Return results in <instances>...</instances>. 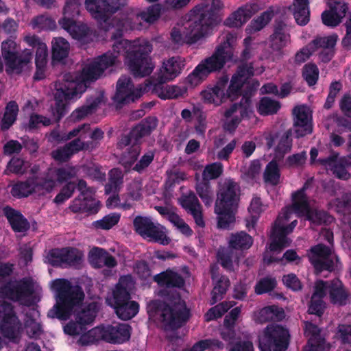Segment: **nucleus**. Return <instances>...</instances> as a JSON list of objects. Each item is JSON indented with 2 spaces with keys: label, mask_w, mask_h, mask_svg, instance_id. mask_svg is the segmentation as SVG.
Returning a JSON list of instances; mask_svg holds the SVG:
<instances>
[{
  "label": "nucleus",
  "mask_w": 351,
  "mask_h": 351,
  "mask_svg": "<svg viewBox=\"0 0 351 351\" xmlns=\"http://www.w3.org/2000/svg\"><path fill=\"white\" fill-rule=\"evenodd\" d=\"M222 5L221 0H202L185 16L182 30L171 29L172 41L178 45H191L207 36L219 23L218 12Z\"/></svg>",
  "instance_id": "obj_1"
},
{
  "label": "nucleus",
  "mask_w": 351,
  "mask_h": 351,
  "mask_svg": "<svg viewBox=\"0 0 351 351\" xmlns=\"http://www.w3.org/2000/svg\"><path fill=\"white\" fill-rule=\"evenodd\" d=\"M152 49V45L146 40H121L114 43L112 52L117 57L123 53L131 73L135 77H143L149 75L154 68L150 57Z\"/></svg>",
  "instance_id": "obj_2"
},
{
  "label": "nucleus",
  "mask_w": 351,
  "mask_h": 351,
  "mask_svg": "<svg viewBox=\"0 0 351 351\" xmlns=\"http://www.w3.org/2000/svg\"><path fill=\"white\" fill-rule=\"evenodd\" d=\"M149 317L162 324L165 330H176L184 326L191 317L190 309L179 293L173 295L169 303L154 300L147 306Z\"/></svg>",
  "instance_id": "obj_3"
},
{
  "label": "nucleus",
  "mask_w": 351,
  "mask_h": 351,
  "mask_svg": "<svg viewBox=\"0 0 351 351\" xmlns=\"http://www.w3.org/2000/svg\"><path fill=\"white\" fill-rule=\"evenodd\" d=\"M51 289L55 291L56 304L47 313L49 318L67 320L74 310L82 305L84 293L81 287L73 285L64 278H58L51 282Z\"/></svg>",
  "instance_id": "obj_4"
},
{
  "label": "nucleus",
  "mask_w": 351,
  "mask_h": 351,
  "mask_svg": "<svg viewBox=\"0 0 351 351\" xmlns=\"http://www.w3.org/2000/svg\"><path fill=\"white\" fill-rule=\"evenodd\" d=\"M240 201V186L232 178L218 182L215 211L217 215V226L230 229L235 222V214Z\"/></svg>",
  "instance_id": "obj_5"
},
{
  "label": "nucleus",
  "mask_w": 351,
  "mask_h": 351,
  "mask_svg": "<svg viewBox=\"0 0 351 351\" xmlns=\"http://www.w3.org/2000/svg\"><path fill=\"white\" fill-rule=\"evenodd\" d=\"M221 47H217L213 54L202 60L186 78V82L191 86L201 84L210 73L220 72L229 61L235 60L230 53L223 52Z\"/></svg>",
  "instance_id": "obj_6"
},
{
  "label": "nucleus",
  "mask_w": 351,
  "mask_h": 351,
  "mask_svg": "<svg viewBox=\"0 0 351 351\" xmlns=\"http://www.w3.org/2000/svg\"><path fill=\"white\" fill-rule=\"evenodd\" d=\"M1 55L5 64V71L10 74H21L31 62L33 58L32 49H25L20 52V46L12 39H7L1 43Z\"/></svg>",
  "instance_id": "obj_7"
},
{
  "label": "nucleus",
  "mask_w": 351,
  "mask_h": 351,
  "mask_svg": "<svg viewBox=\"0 0 351 351\" xmlns=\"http://www.w3.org/2000/svg\"><path fill=\"white\" fill-rule=\"evenodd\" d=\"M131 326L128 324H117L114 326L97 327L81 335L80 342L82 345H88L95 341L94 335H98L101 339L113 344H121L130 339Z\"/></svg>",
  "instance_id": "obj_8"
},
{
  "label": "nucleus",
  "mask_w": 351,
  "mask_h": 351,
  "mask_svg": "<svg viewBox=\"0 0 351 351\" xmlns=\"http://www.w3.org/2000/svg\"><path fill=\"white\" fill-rule=\"evenodd\" d=\"M289 330L280 325L267 326L258 339L260 351H286L289 345Z\"/></svg>",
  "instance_id": "obj_9"
},
{
  "label": "nucleus",
  "mask_w": 351,
  "mask_h": 351,
  "mask_svg": "<svg viewBox=\"0 0 351 351\" xmlns=\"http://www.w3.org/2000/svg\"><path fill=\"white\" fill-rule=\"evenodd\" d=\"M34 293V282L29 277L9 280L0 287V297L14 302H25Z\"/></svg>",
  "instance_id": "obj_10"
},
{
  "label": "nucleus",
  "mask_w": 351,
  "mask_h": 351,
  "mask_svg": "<svg viewBox=\"0 0 351 351\" xmlns=\"http://www.w3.org/2000/svg\"><path fill=\"white\" fill-rule=\"evenodd\" d=\"M134 230L143 238H148L150 241L165 245L170 242L169 238L166 235L165 228L156 223H154L151 218L143 216H136L133 221Z\"/></svg>",
  "instance_id": "obj_11"
},
{
  "label": "nucleus",
  "mask_w": 351,
  "mask_h": 351,
  "mask_svg": "<svg viewBox=\"0 0 351 351\" xmlns=\"http://www.w3.org/2000/svg\"><path fill=\"white\" fill-rule=\"evenodd\" d=\"M185 66V60L180 56H173L165 60L162 67L158 73L156 83L149 80L145 84L144 90L148 91L151 88L153 90H157V88L168 81H171L177 77L182 72Z\"/></svg>",
  "instance_id": "obj_12"
},
{
  "label": "nucleus",
  "mask_w": 351,
  "mask_h": 351,
  "mask_svg": "<svg viewBox=\"0 0 351 351\" xmlns=\"http://www.w3.org/2000/svg\"><path fill=\"white\" fill-rule=\"evenodd\" d=\"M117 59V55L111 51L99 56L82 69L80 78L90 83L97 81L105 70L115 65Z\"/></svg>",
  "instance_id": "obj_13"
},
{
  "label": "nucleus",
  "mask_w": 351,
  "mask_h": 351,
  "mask_svg": "<svg viewBox=\"0 0 351 351\" xmlns=\"http://www.w3.org/2000/svg\"><path fill=\"white\" fill-rule=\"evenodd\" d=\"M126 4V0H85V7L93 17L106 23Z\"/></svg>",
  "instance_id": "obj_14"
},
{
  "label": "nucleus",
  "mask_w": 351,
  "mask_h": 351,
  "mask_svg": "<svg viewBox=\"0 0 351 351\" xmlns=\"http://www.w3.org/2000/svg\"><path fill=\"white\" fill-rule=\"evenodd\" d=\"M0 332L6 338L16 337L21 328V323L17 317L12 304L0 301Z\"/></svg>",
  "instance_id": "obj_15"
},
{
  "label": "nucleus",
  "mask_w": 351,
  "mask_h": 351,
  "mask_svg": "<svg viewBox=\"0 0 351 351\" xmlns=\"http://www.w3.org/2000/svg\"><path fill=\"white\" fill-rule=\"evenodd\" d=\"M272 34L269 36V47L280 53L291 43V25L282 19H276L273 24Z\"/></svg>",
  "instance_id": "obj_16"
},
{
  "label": "nucleus",
  "mask_w": 351,
  "mask_h": 351,
  "mask_svg": "<svg viewBox=\"0 0 351 351\" xmlns=\"http://www.w3.org/2000/svg\"><path fill=\"white\" fill-rule=\"evenodd\" d=\"M254 66L252 63H241L232 75L227 89V96L234 100L242 95V87L254 75Z\"/></svg>",
  "instance_id": "obj_17"
},
{
  "label": "nucleus",
  "mask_w": 351,
  "mask_h": 351,
  "mask_svg": "<svg viewBox=\"0 0 351 351\" xmlns=\"http://www.w3.org/2000/svg\"><path fill=\"white\" fill-rule=\"evenodd\" d=\"M141 96V89H134L131 78L122 75L117 82V90L112 99L117 105L122 106L134 102Z\"/></svg>",
  "instance_id": "obj_18"
},
{
  "label": "nucleus",
  "mask_w": 351,
  "mask_h": 351,
  "mask_svg": "<svg viewBox=\"0 0 351 351\" xmlns=\"http://www.w3.org/2000/svg\"><path fill=\"white\" fill-rule=\"evenodd\" d=\"M58 23L73 39L83 44L90 43L93 40L92 31L87 25L66 18L60 19Z\"/></svg>",
  "instance_id": "obj_19"
},
{
  "label": "nucleus",
  "mask_w": 351,
  "mask_h": 351,
  "mask_svg": "<svg viewBox=\"0 0 351 351\" xmlns=\"http://www.w3.org/2000/svg\"><path fill=\"white\" fill-rule=\"evenodd\" d=\"M260 8L258 3H247L232 12L224 21L229 27H240L245 24Z\"/></svg>",
  "instance_id": "obj_20"
},
{
  "label": "nucleus",
  "mask_w": 351,
  "mask_h": 351,
  "mask_svg": "<svg viewBox=\"0 0 351 351\" xmlns=\"http://www.w3.org/2000/svg\"><path fill=\"white\" fill-rule=\"evenodd\" d=\"M103 92H97L86 97V104L76 108L71 113L70 118L73 121H80L88 115H91L97 110L99 105L104 101Z\"/></svg>",
  "instance_id": "obj_21"
},
{
  "label": "nucleus",
  "mask_w": 351,
  "mask_h": 351,
  "mask_svg": "<svg viewBox=\"0 0 351 351\" xmlns=\"http://www.w3.org/2000/svg\"><path fill=\"white\" fill-rule=\"evenodd\" d=\"M304 324V335L308 339L304 351H323L325 339L321 335L320 328L311 322L305 321Z\"/></svg>",
  "instance_id": "obj_22"
},
{
  "label": "nucleus",
  "mask_w": 351,
  "mask_h": 351,
  "mask_svg": "<svg viewBox=\"0 0 351 351\" xmlns=\"http://www.w3.org/2000/svg\"><path fill=\"white\" fill-rule=\"evenodd\" d=\"M180 202L182 207L193 216L195 223L199 227H204L202 206L196 195L190 192L188 195H182Z\"/></svg>",
  "instance_id": "obj_23"
},
{
  "label": "nucleus",
  "mask_w": 351,
  "mask_h": 351,
  "mask_svg": "<svg viewBox=\"0 0 351 351\" xmlns=\"http://www.w3.org/2000/svg\"><path fill=\"white\" fill-rule=\"evenodd\" d=\"M293 128L296 138H301L312 132V125L304 106H297L293 110Z\"/></svg>",
  "instance_id": "obj_24"
},
{
  "label": "nucleus",
  "mask_w": 351,
  "mask_h": 351,
  "mask_svg": "<svg viewBox=\"0 0 351 351\" xmlns=\"http://www.w3.org/2000/svg\"><path fill=\"white\" fill-rule=\"evenodd\" d=\"M210 275L213 281L215 282L211 291L210 304L214 305L223 298L230 285V282L229 278L224 275L219 277L218 269H215L213 267L210 269Z\"/></svg>",
  "instance_id": "obj_25"
},
{
  "label": "nucleus",
  "mask_w": 351,
  "mask_h": 351,
  "mask_svg": "<svg viewBox=\"0 0 351 351\" xmlns=\"http://www.w3.org/2000/svg\"><path fill=\"white\" fill-rule=\"evenodd\" d=\"M329 299L331 304L339 306H346L350 300V293L343 285V282L336 278L329 283Z\"/></svg>",
  "instance_id": "obj_26"
},
{
  "label": "nucleus",
  "mask_w": 351,
  "mask_h": 351,
  "mask_svg": "<svg viewBox=\"0 0 351 351\" xmlns=\"http://www.w3.org/2000/svg\"><path fill=\"white\" fill-rule=\"evenodd\" d=\"M69 209L73 213H87L88 215L96 214L100 209L99 201L95 202L91 197L79 195L71 203Z\"/></svg>",
  "instance_id": "obj_27"
},
{
  "label": "nucleus",
  "mask_w": 351,
  "mask_h": 351,
  "mask_svg": "<svg viewBox=\"0 0 351 351\" xmlns=\"http://www.w3.org/2000/svg\"><path fill=\"white\" fill-rule=\"evenodd\" d=\"M154 280L161 287L182 289L185 285L183 276L171 269L155 275Z\"/></svg>",
  "instance_id": "obj_28"
},
{
  "label": "nucleus",
  "mask_w": 351,
  "mask_h": 351,
  "mask_svg": "<svg viewBox=\"0 0 351 351\" xmlns=\"http://www.w3.org/2000/svg\"><path fill=\"white\" fill-rule=\"evenodd\" d=\"M289 234L284 226L275 222L271 230V241L269 249L271 252H281L284 248L289 246L291 241L287 238Z\"/></svg>",
  "instance_id": "obj_29"
},
{
  "label": "nucleus",
  "mask_w": 351,
  "mask_h": 351,
  "mask_svg": "<svg viewBox=\"0 0 351 351\" xmlns=\"http://www.w3.org/2000/svg\"><path fill=\"white\" fill-rule=\"evenodd\" d=\"M3 213L12 229L16 232H24L29 229V223L19 210L9 206L3 208Z\"/></svg>",
  "instance_id": "obj_30"
},
{
  "label": "nucleus",
  "mask_w": 351,
  "mask_h": 351,
  "mask_svg": "<svg viewBox=\"0 0 351 351\" xmlns=\"http://www.w3.org/2000/svg\"><path fill=\"white\" fill-rule=\"evenodd\" d=\"M90 263L96 267L100 268L103 265L113 268L117 265L116 258L110 254L105 249L94 247L89 252Z\"/></svg>",
  "instance_id": "obj_31"
},
{
  "label": "nucleus",
  "mask_w": 351,
  "mask_h": 351,
  "mask_svg": "<svg viewBox=\"0 0 351 351\" xmlns=\"http://www.w3.org/2000/svg\"><path fill=\"white\" fill-rule=\"evenodd\" d=\"M90 84V82H85L81 78L79 82L68 80L56 82L55 87L62 88L65 94L69 95V98L73 99L80 97L86 90Z\"/></svg>",
  "instance_id": "obj_32"
},
{
  "label": "nucleus",
  "mask_w": 351,
  "mask_h": 351,
  "mask_svg": "<svg viewBox=\"0 0 351 351\" xmlns=\"http://www.w3.org/2000/svg\"><path fill=\"white\" fill-rule=\"evenodd\" d=\"M237 111L239 112V117L241 118V120L250 117V114L252 113L251 99L247 93L243 95L239 103L232 104L229 108L225 110L224 117L227 119L230 118Z\"/></svg>",
  "instance_id": "obj_33"
},
{
  "label": "nucleus",
  "mask_w": 351,
  "mask_h": 351,
  "mask_svg": "<svg viewBox=\"0 0 351 351\" xmlns=\"http://www.w3.org/2000/svg\"><path fill=\"white\" fill-rule=\"evenodd\" d=\"M55 106L51 108L52 114L56 122H59L67 112L66 101L71 100L62 88L55 87Z\"/></svg>",
  "instance_id": "obj_34"
},
{
  "label": "nucleus",
  "mask_w": 351,
  "mask_h": 351,
  "mask_svg": "<svg viewBox=\"0 0 351 351\" xmlns=\"http://www.w3.org/2000/svg\"><path fill=\"white\" fill-rule=\"evenodd\" d=\"M158 119L154 116H149L142 119L141 122L132 128V134L136 136V140H140L149 136L156 128Z\"/></svg>",
  "instance_id": "obj_35"
},
{
  "label": "nucleus",
  "mask_w": 351,
  "mask_h": 351,
  "mask_svg": "<svg viewBox=\"0 0 351 351\" xmlns=\"http://www.w3.org/2000/svg\"><path fill=\"white\" fill-rule=\"evenodd\" d=\"M252 244V237L244 231L232 233L228 241L229 247L237 250H248Z\"/></svg>",
  "instance_id": "obj_36"
},
{
  "label": "nucleus",
  "mask_w": 351,
  "mask_h": 351,
  "mask_svg": "<svg viewBox=\"0 0 351 351\" xmlns=\"http://www.w3.org/2000/svg\"><path fill=\"white\" fill-rule=\"evenodd\" d=\"M19 108L16 101L12 100L7 103L3 118L1 121L2 131L9 130L17 119Z\"/></svg>",
  "instance_id": "obj_37"
},
{
  "label": "nucleus",
  "mask_w": 351,
  "mask_h": 351,
  "mask_svg": "<svg viewBox=\"0 0 351 351\" xmlns=\"http://www.w3.org/2000/svg\"><path fill=\"white\" fill-rule=\"evenodd\" d=\"M308 0H294L293 16L296 23L301 25H306L310 19Z\"/></svg>",
  "instance_id": "obj_38"
},
{
  "label": "nucleus",
  "mask_w": 351,
  "mask_h": 351,
  "mask_svg": "<svg viewBox=\"0 0 351 351\" xmlns=\"http://www.w3.org/2000/svg\"><path fill=\"white\" fill-rule=\"evenodd\" d=\"M117 316L123 320H128L134 317L139 311V304L136 301L121 302L120 304L114 306Z\"/></svg>",
  "instance_id": "obj_39"
},
{
  "label": "nucleus",
  "mask_w": 351,
  "mask_h": 351,
  "mask_svg": "<svg viewBox=\"0 0 351 351\" xmlns=\"http://www.w3.org/2000/svg\"><path fill=\"white\" fill-rule=\"evenodd\" d=\"M308 188V184L306 182L303 186L299 190L292 193L293 210L305 211L308 208V199L306 194V191Z\"/></svg>",
  "instance_id": "obj_40"
},
{
  "label": "nucleus",
  "mask_w": 351,
  "mask_h": 351,
  "mask_svg": "<svg viewBox=\"0 0 351 351\" xmlns=\"http://www.w3.org/2000/svg\"><path fill=\"white\" fill-rule=\"evenodd\" d=\"M195 190L204 205L207 207L210 206L213 203L215 195L210 181L202 179V181L197 182Z\"/></svg>",
  "instance_id": "obj_41"
},
{
  "label": "nucleus",
  "mask_w": 351,
  "mask_h": 351,
  "mask_svg": "<svg viewBox=\"0 0 351 351\" xmlns=\"http://www.w3.org/2000/svg\"><path fill=\"white\" fill-rule=\"evenodd\" d=\"M281 108L280 101L272 99L269 97L261 99L257 106V112L261 116H268L276 114Z\"/></svg>",
  "instance_id": "obj_42"
},
{
  "label": "nucleus",
  "mask_w": 351,
  "mask_h": 351,
  "mask_svg": "<svg viewBox=\"0 0 351 351\" xmlns=\"http://www.w3.org/2000/svg\"><path fill=\"white\" fill-rule=\"evenodd\" d=\"M293 212L299 217L305 216L308 221L317 225L326 223L329 221V218L330 217L326 211L311 210L309 204L308 209L305 211L293 210Z\"/></svg>",
  "instance_id": "obj_43"
},
{
  "label": "nucleus",
  "mask_w": 351,
  "mask_h": 351,
  "mask_svg": "<svg viewBox=\"0 0 351 351\" xmlns=\"http://www.w3.org/2000/svg\"><path fill=\"white\" fill-rule=\"evenodd\" d=\"M265 183L277 186L280 182V170L276 160H272L267 163L263 173Z\"/></svg>",
  "instance_id": "obj_44"
},
{
  "label": "nucleus",
  "mask_w": 351,
  "mask_h": 351,
  "mask_svg": "<svg viewBox=\"0 0 351 351\" xmlns=\"http://www.w3.org/2000/svg\"><path fill=\"white\" fill-rule=\"evenodd\" d=\"M70 45L69 42L62 38H56L52 41V58L54 60L61 61L69 55Z\"/></svg>",
  "instance_id": "obj_45"
},
{
  "label": "nucleus",
  "mask_w": 351,
  "mask_h": 351,
  "mask_svg": "<svg viewBox=\"0 0 351 351\" xmlns=\"http://www.w3.org/2000/svg\"><path fill=\"white\" fill-rule=\"evenodd\" d=\"M79 168L77 166L66 165L64 167L56 168L54 174L56 178V182L60 184L73 182L71 180L77 176Z\"/></svg>",
  "instance_id": "obj_46"
},
{
  "label": "nucleus",
  "mask_w": 351,
  "mask_h": 351,
  "mask_svg": "<svg viewBox=\"0 0 351 351\" xmlns=\"http://www.w3.org/2000/svg\"><path fill=\"white\" fill-rule=\"evenodd\" d=\"M141 151V143H134L121 156V162L125 168H131L136 162Z\"/></svg>",
  "instance_id": "obj_47"
},
{
  "label": "nucleus",
  "mask_w": 351,
  "mask_h": 351,
  "mask_svg": "<svg viewBox=\"0 0 351 351\" xmlns=\"http://www.w3.org/2000/svg\"><path fill=\"white\" fill-rule=\"evenodd\" d=\"M35 191V181L34 180H27L14 184L12 189V194L14 197H27Z\"/></svg>",
  "instance_id": "obj_48"
},
{
  "label": "nucleus",
  "mask_w": 351,
  "mask_h": 351,
  "mask_svg": "<svg viewBox=\"0 0 351 351\" xmlns=\"http://www.w3.org/2000/svg\"><path fill=\"white\" fill-rule=\"evenodd\" d=\"M31 25L34 29L39 32L42 30H53L56 27L55 21L45 15L34 17L31 21Z\"/></svg>",
  "instance_id": "obj_49"
},
{
  "label": "nucleus",
  "mask_w": 351,
  "mask_h": 351,
  "mask_svg": "<svg viewBox=\"0 0 351 351\" xmlns=\"http://www.w3.org/2000/svg\"><path fill=\"white\" fill-rule=\"evenodd\" d=\"M331 248L323 243H318L312 246L308 254V260L313 262L314 260H320L330 257Z\"/></svg>",
  "instance_id": "obj_50"
},
{
  "label": "nucleus",
  "mask_w": 351,
  "mask_h": 351,
  "mask_svg": "<svg viewBox=\"0 0 351 351\" xmlns=\"http://www.w3.org/2000/svg\"><path fill=\"white\" fill-rule=\"evenodd\" d=\"M319 69L314 63L306 64L302 68V75L309 86L317 84L319 78Z\"/></svg>",
  "instance_id": "obj_51"
},
{
  "label": "nucleus",
  "mask_w": 351,
  "mask_h": 351,
  "mask_svg": "<svg viewBox=\"0 0 351 351\" xmlns=\"http://www.w3.org/2000/svg\"><path fill=\"white\" fill-rule=\"evenodd\" d=\"M121 215L114 213L104 216L101 219L93 221V226L96 229L110 230L117 225L120 220Z\"/></svg>",
  "instance_id": "obj_52"
},
{
  "label": "nucleus",
  "mask_w": 351,
  "mask_h": 351,
  "mask_svg": "<svg viewBox=\"0 0 351 351\" xmlns=\"http://www.w3.org/2000/svg\"><path fill=\"white\" fill-rule=\"evenodd\" d=\"M82 259L80 252L74 247H63V267L80 263Z\"/></svg>",
  "instance_id": "obj_53"
},
{
  "label": "nucleus",
  "mask_w": 351,
  "mask_h": 351,
  "mask_svg": "<svg viewBox=\"0 0 351 351\" xmlns=\"http://www.w3.org/2000/svg\"><path fill=\"white\" fill-rule=\"evenodd\" d=\"M337 40V36L333 34L326 37H319L313 39L310 43L311 49L314 52L319 49L334 48Z\"/></svg>",
  "instance_id": "obj_54"
},
{
  "label": "nucleus",
  "mask_w": 351,
  "mask_h": 351,
  "mask_svg": "<svg viewBox=\"0 0 351 351\" xmlns=\"http://www.w3.org/2000/svg\"><path fill=\"white\" fill-rule=\"evenodd\" d=\"M277 286L275 278L264 277L261 278L255 285L254 291L257 295H263L273 291Z\"/></svg>",
  "instance_id": "obj_55"
},
{
  "label": "nucleus",
  "mask_w": 351,
  "mask_h": 351,
  "mask_svg": "<svg viewBox=\"0 0 351 351\" xmlns=\"http://www.w3.org/2000/svg\"><path fill=\"white\" fill-rule=\"evenodd\" d=\"M75 189L76 183L75 182H67L62 187L53 202L58 205L63 204L73 196Z\"/></svg>",
  "instance_id": "obj_56"
},
{
  "label": "nucleus",
  "mask_w": 351,
  "mask_h": 351,
  "mask_svg": "<svg viewBox=\"0 0 351 351\" xmlns=\"http://www.w3.org/2000/svg\"><path fill=\"white\" fill-rule=\"evenodd\" d=\"M123 278L119 279L114 290L113 291L114 306L120 304L121 302L130 300V293L127 288L123 285Z\"/></svg>",
  "instance_id": "obj_57"
},
{
  "label": "nucleus",
  "mask_w": 351,
  "mask_h": 351,
  "mask_svg": "<svg viewBox=\"0 0 351 351\" xmlns=\"http://www.w3.org/2000/svg\"><path fill=\"white\" fill-rule=\"evenodd\" d=\"M161 10V5L159 3H155L149 6L146 10L141 12L139 14V16L144 21L149 23H153L160 17Z\"/></svg>",
  "instance_id": "obj_58"
},
{
  "label": "nucleus",
  "mask_w": 351,
  "mask_h": 351,
  "mask_svg": "<svg viewBox=\"0 0 351 351\" xmlns=\"http://www.w3.org/2000/svg\"><path fill=\"white\" fill-rule=\"evenodd\" d=\"M80 0H66L63 10L64 16L62 19H74L80 15Z\"/></svg>",
  "instance_id": "obj_59"
},
{
  "label": "nucleus",
  "mask_w": 351,
  "mask_h": 351,
  "mask_svg": "<svg viewBox=\"0 0 351 351\" xmlns=\"http://www.w3.org/2000/svg\"><path fill=\"white\" fill-rule=\"evenodd\" d=\"M223 167L221 162H213L206 165L202 173V179L210 181L218 178L223 173Z\"/></svg>",
  "instance_id": "obj_60"
},
{
  "label": "nucleus",
  "mask_w": 351,
  "mask_h": 351,
  "mask_svg": "<svg viewBox=\"0 0 351 351\" xmlns=\"http://www.w3.org/2000/svg\"><path fill=\"white\" fill-rule=\"evenodd\" d=\"M313 266L317 274H319L324 271L331 272L335 270V263L332 258L328 257L320 260H314L310 262Z\"/></svg>",
  "instance_id": "obj_61"
},
{
  "label": "nucleus",
  "mask_w": 351,
  "mask_h": 351,
  "mask_svg": "<svg viewBox=\"0 0 351 351\" xmlns=\"http://www.w3.org/2000/svg\"><path fill=\"white\" fill-rule=\"evenodd\" d=\"M25 326L27 330V333L30 338L38 339L43 333L42 325L36 322L35 319L32 317H29L25 320Z\"/></svg>",
  "instance_id": "obj_62"
},
{
  "label": "nucleus",
  "mask_w": 351,
  "mask_h": 351,
  "mask_svg": "<svg viewBox=\"0 0 351 351\" xmlns=\"http://www.w3.org/2000/svg\"><path fill=\"white\" fill-rule=\"evenodd\" d=\"M342 87V84L339 81H334L330 84L329 93L324 105L325 109L328 110L332 107L335 98L341 90Z\"/></svg>",
  "instance_id": "obj_63"
},
{
  "label": "nucleus",
  "mask_w": 351,
  "mask_h": 351,
  "mask_svg": "<svg viewBox=\"0 0 351 351\" xmlns=\"http://www.w3.org/2000/svg\"><path fill=\"white\" fill-rule=\"evenodd\" d=\"M336 337L341 344L351 346V325L339 324L337 329Z\"/></svg>",
  "instance_id": "obj_64"
}]
</instances>
